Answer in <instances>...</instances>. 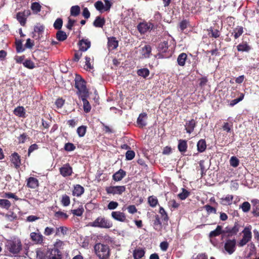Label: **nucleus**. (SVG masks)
<instances>
[{"mask_svg": "<svg viewBox=\"0 0 259 259\" xmlns=\"http://www.w3.org/2000/svg\"><path fill=\"white\" fill-rule=\"evenodd\" d=\"M75 88L77 89V94L78 97H89V93L85 85L84 80L80 76H76L75 79Z\"/></svg>", "mask_w": 259, "mask_h": 259, "instance_id": "f257e3e1", "label": "nucleus"}, {"mask_svg": "<svg viewBox=\"0 0 259 259\" xmlns=\"http://www.w3.org/2000/svg\"><path fill=\"white\" fill-rule=\"evenodd\" d=\"M89 226L103 229H109L112 227V223L104 217H99L93 222L88 224Z\"/></svg>", "mask_w": 259, "mask_h": 259, "instance_id": "f03ea898", "label": "nucleus"}, {"mask_svg": "<svg viewBox=\"0 0 259 259\" xmlns=\"http://www.w3.org/2000/svg\"><path fill=\"white\" fill-rule=\"evenodd\" d=\"M96 254L101 259H106L110 255V249L107 245L97 243L94 246Z\"/></svg>", "mask_w": 259, "mask_h": 259, "instance_id": "7ed1b4c3", "label": "nucleus"}, {"mask_svg": "<svg viewBox=\"0 0 259 259\" xmlns=\"http://www.w3.org/2000/svg\"><path fill=\"white\" fill-rule=\"evenodd\" d=\"M243 236L242 239L238 243L239 247H242L249 242L252 238L251 227H246L242 231Z\"/></svg>", "mask_w": 259, "mask_h": 259, "instance_id": "20e7f679", "label": "nucleus"}, {"mask_svg": "<svg viewBox=\"0 0 259 259\" xmlns=\"http://www.w3.org/2000/svg\"><path fill=\"white\" fill-rule=\"evenodd\" d=\"M113 3L109 0H104V3L102 1H98L96 2L95 4V7L101 13L104 12L109 11Z\"/></svg>", "mask_w": 259, "mask_h": 259, "instance_id": "39448f33", "label": "nucleus"}, {"mask_svg": "<svg viewBox=\"0 0 259 259\" xmlns=\"http://www.w3.org/2000/svg\"><path fill=\"white\" fill-rule=\"evenodd\" d=\"M105 190L108 194L120 195L126 190L125 186H110L107 187Z\"/></svg>", "mask_w": 259, "mask_h": 259, "instance_id": "423d86ee", "label": "nucleus"}, {"mask_svg": "<svg viewBox=\"0 0 259 259\" xmlns=\"http://www.w3.org/2000/svg\"><path fill=\"white\" fill-rule=\"evenodd\" d=\"M7 247L9 250L15 254L18 253L21 248V242L17 240L15 241H8Z\"/></svg>", "mask_w": 259, "mask_h": 259, "instance_id": "0eeeda50", "label": "nucleus"}, {"mask_svg": "<svg viewBox=\"0 0 259 259\" xmlns=\"http://www.w3.org/2000/svg\"><path fill=\"white\" fill-rule=\"evenodd\" d=\"M27 254L30 259H45V251L42 249H36L34 251H28Z\"/></svg>", "mask_w": 259, "mask_h": 259, "instance_id": "6e6552de", "label": "nucleus"}, {"mask_svg": "<svg viewBox=\"0 0 259 259\" xmlns=\"http://www.w3.org/2000/svg\"><path fill=\"white\" fill-rule=\"evenodd\" d=\"M236 241L235 240H228L225 243V250L229 254H232L235 250Z\"/></svg>", "mask_w": 259, "mask_h": 259, "instance_id": "1a4fd4ad", "label": "nucleus"}, {"mask_svg": "<svg viewBox=\"0 0 259 259\" xmlns=\"http://www.w3.org/2000/svg\"><path fill=\"white\" fill-rule=\"evenodd\" d=\"M153 25L150 23L146 22L139 23L137 26L138 31L141 34H144L152 29Z\"/></svg>", "mask_w": 259, "mask_h": 259, "instance_id": "9d476101", "label": "nucleus"}, {"mask_svg": "<svg viewBox=\"0 0 259 259\" xmlns=\"http://www.w3.org/2000/svg\"><path fill=\"white\" fill-rule=\"evenodd\" d=\"M60 174L64 177H68L72 175V168L68 163L63 165L60 168Z\"/></svg>", "mask_w": 259, "mask_h": 259, "instance_id": "9b49d317", "label": "nucleus"}, {"mask_svg": "<svg viewBox=\"0 0 259 259\" xmlns=\"http://www.w3.org/2000/svg\"><path fill=\"white\" fill-rule=\"evenodd\" d=\"M37 232H32L30 234L31 239L37 244H41L44 241V236L37 230Z\"/></svg>", "mask_w": 259, "mask_h": 259, "instance_id": "f8f14e48", "label": "nucleus"}, {"mask_svg": "<svg viewBox=\"0 0 259 259\" xmlns=\"http://www.w3.org/2000/svg\"><path fill=\"white\" fill-rule=\"evenodd\" d=\"M111 217L114 220L121 222H125L126 220L125 214L119 211H112Z\"/></svg>", "mask_w": 259, "mask_h": 259, "instance_id": "ddd939ff", "label": "nucleus"}, {"mask_svg": "<svg viewBox=\"0 0 259 259\" xmlns=\"http://www.w3.org/2000/svg\"><path fill=\"white\" fill-rule=\"evenodd\" d=\"M140 54L143 58H148L151 54V48L149 45H145L140 50Z\"/></svg>", "mask_w": 259, "mask_h": 259, "instance_id": "4468645a", "label": "nucleus"}, {"mask_svg": "<svg viewBox=\"0 0 259 259\" xmlns=\"http://www.w3.org/2000/svg\"><path fill=\"white\" fill-rule=\"evenodd\" d=\"M145 253V249L138 247L133 250V255L134 259H141Z\"/></svg>", "mask_w": 259, "mask_h": 259, "instance_id": "2eb2a0df", "label": "nucleus"}, {"mask_svg": "<svg viewBox=\"0 0 259 259\" xmlns=\"http://www.w3.org/2000/svg\"><path fill=\"white\" fill-rule=\"evenodd\" d=\"M147 118V115L146 113H142L139 115L137 121L139 127H143L146 125Z\"/></svg>", "mask_w": 259, "mask_h": 259, "instance_id": "dca6fc26", "label": "nucleus"}, {"mask_svg": "<svg viewBox=\"0 0 259 259\" xmlns=\"http://www.w3.org/2000/svg\"><path fill=\"white\" fill-rule=\"evenodd\" d=\"M39 185L38 181L33 177H30L27 180V186L31 189H35Z\"/></svg>", "mask_w": 259, "mask_h": 259, "instance_id": "f3484780", "label": "nucleus"}, {"mask_svg": "<svg viewBox=\"0 0 259 259\" xmlns=\"http://www.w3.org/2000/svg\"><path fill=\"white\" fill-rule=\"evenodd\" d=\"M79 49L81 51H86L91 47V42L88 39H82L79 42Z\"/></svg>", "mask_w": 259, "mask_h": 259, "instance_id": "a211bd4d", "label": "nucleus"}, {"mask_svg": "<svg viewBox=\"0 0 259 259\" xmlns=\"http://www.w3.org/2000/svg\"><path fill=\"white\" fill-rule=\"evenodd\" d=\"M126 175V172L122 169H120L116 172L112 176L113 179L116 181H121Z\"/></svg>", "mask_w": 259, "mask_h": 259, "instance_id": "6ab92c4d", "label": "nucleus"}, {"mask_svg": "<svg viewBox=\"0 0 259 259\" xmlns=\"http://www.w3.org/2000/svg\"><path fill=\"white\" fill-rule=\"evenodd\" d=\"M118 46V42L114 37L108 38V46L110 50L116 49Z\"/></svg>", "mask_w": 259, "mask_h": 259, "instance_id": "aec40b11", "label": "nucleus"}, {"mask_svg": "<svg viewBox=\"0 0 259 259\" xmlns=\"http://www.w3.org/2000/svg\"><path fill=\"white\" fill-rule=\"evenodd\" d=\"M196 122L194 119L187 121L185 124V129L188 133H191L195 127Z\"/></svg>", "mask_w": 259, "mask_h": 259, "instance_id": "412c9836", "label": "nucleus"}, {"mask_svg": "<svg viewBox=\"0 0 259 259\" xmlns=\"http://www.w3.org/2000/svg\"><path fill=\"white\" fill-rule=\"evenodd\" d=\"M84 188L80 185L74 186L72 194L77 197L80 196L84 193Z\"/></svg>", "mask_w": 259, "mask_h": 259, "instance_id": "4be33fe9", "label": "nucleus"}, {"mask_svg": "<svg viewBox=\"0 0 259 259\" xmlns=\"http://www.w3.org/2000/svg\"><path fill=\"white\" fill-rule=\"evenodd\" d=\"M233 199V196L232 195H227L221 198V203L224 205H228L232 204Z\"/></svg>", "mask_w": 259, "mask_h": 259, "instance_id": "5701e85b", "label": "nucleus"}, {"mask_svg": "<svg viewBox=\"0 0 259 259\" xmlns=\"http://www.w3.org/2000/svg\"><path fill=\"white\" fill-rule=\"evenodd\" d=\"M79 98H80L83 102V108L84 111L86 113L89 112L91 109V106L89 101L87 100L88 97L80 96Z\"/></svg>", "mask_w": 259, "mask_h": 259, "instance_id": "b1692460", "label": "nucleus"}, {"mask_svg": "<svg viewBox=\"0 0 259 259\" xmlns=\"http://www.w3.org/2000/svg\"><path fill=\"white\" fill-rule=\"evenodd\" d=\"M11 161L15 167L18 168L20 166V156L17 153H13L11 156Z\"/></svg>", "mask_w": 259, "mask_h": 259, "instance_id": "393cba45", "label": "nucleus"}, {"mask_svg": "<svg viewBox=\"0 0 259 259\" xmlns=\"http://www.w3.org/2000/svg\"><path fill=\"white\" fill-rule=\"evenodd\" d=\"M187 58V55L186 53H183L180 54L177 58V62L179 65L184 66Z\"/></svg>", "mask_w": 259, "mask_h": 259, "instance_id": "a878e982", "label": "nucleus"}, {"mask_svg": "<svg viewBox=\"0 0 259 259\" xmlns=\"http://www.w3.org/2000/svg\"><path fill=\"white\" fill-rule=\"evenodd\" d=\"M14 113L19 117H24L25 115V109L23 106H18L14 109Z\"/></svg>", "mask_w": 259, "mask_h": 259, "instance_id": "bb28decb", "label": "nucleus"}, {"mask_svg": "<svg viewBox=\"0 0 259 259\" xmlns=\"http://www.w3.org/2000/svg\"><path fill=\"white\" fill-rule=\"evenodd\" d=\"M178 149L181 152H185L187 149V141L183 140H179V144L178 146Z\"/></svg>", "mask_w": 259, "mask_h": 259, "instance_id": "cd10ccee", "label": "nucleus"}, {"mask_svg": "<svg viewBox=\"0 0 259 259\" xmlns=\"http://www.w3.org/2000/svg\"><path fill=\"white\" fill-rule=\"evenodd\" d=\"M223 233V231L222 229V227L221 226H218L214 230L212 231L209 233V236L210 238H212L214 237L218 236Z\"/></svg>", "mask_w": 259, "mask_h": 259, "instance_id": "c85d7f7f", "label": "nucleus"}, {"mask_svg": "<svg viewBox=\"0 0 259 259\" xmlns=\"http://www.w3.org/2000/svg\"><path fill=\"white\" fill-rule=\"evenodd\" d=\"M11 203L7 199H0V207L2 208L8 210L11 207Z\"/></svg>", "mask_w": 259, "mask_h": 259, "instance_id": "c756f323", "label": "nucleus"}, {"mask_svg": "<svg viewBox=\"0 0 259 259\" xmlns=\"http://www.w3.org/2000/svg\"><path fill=\"white\" fill-rule=\"evenodd\" d=\"M237 50L239 52H248L250 49V47L246 42H243L237 47Z\"/></svg>", "mask_w": 259, "mask_h": 259, "instance_id": "7c9ffc66", "label": "nucleus"}, {"mask_svg": "<svg viewBox=\"0 0 259 259\" xmlns=\"http://www.w3.org/2000/svg\"><path fill=\"white\" fill-rule=\"evenodd\" d=\"M137 73L139 76H142L144 78L147 77L150 74L149 69L146 68H141L138 70Z\"/></svg>", "mask_w": 259, "mask_h": 259, "instance_id": "2f4dec72", "label": "nucleus"}, {"mask_svg": "<svg viewBox=\"0 0 259 259\" xmlns=\"http://www.w3.org/2000/svg\"><path fill=\"white\" fill-rule=\"evenodd\" d=\"M105 22V19L100 17L96 18L94 22V25L96 27H102Z\"/></svg>", "mask_w": 259, "mask_h": 259, "instance_id": "473e14b6", "label": "nucleus"}, {"mask_svg": "<svg viewBox=\"0 0 259 259\" xmlns=\"http://www.w3.org/2000/svg\"><path fill=\"white\" fill-rule=\"evenodd\" d=\"M197 149L200 152L204 151L206 149V145L205 141L204 140H200L197 143Z\"/></svg>", "mask_w": 259, "mask_h": 259, "instance_id": "72a5a7b5", "label": "nucleus"}, {"mask_svg": "<svg viewBox=\"0 0 259 259\" xmlns=\"http://www.w3.org/2000/svg\"><path fill=\"white\" fill-rule=\"evenodd\" d=\"M243 32V28L242 26H237L233 31V34L235 38H238Z\"/></svg>", "mask_w": 259, "mask_h": 259, "instance_id": "f704fd0d", "label": "nucleus"}, {"mask_svg": "<svg viewBox=\"0 0 259 259\" xmlns=\"http://www.w3.org/2000/svg\"><path fill=\"white\" fill-rule=\"evenodd\" d=\"M64 245V243L63 241L60 240H57L55 242L54 246L55 249L54 250H53L54 252L59 253L58 250L59 249H61L63 247V246Z\"/></svg>", "mask_w": 259, "mask_h": 259, "instance_id": "c9c22d12", "label": "nucleus"}, {"mask_svg": "<svg viewBox=\"0 0 259 259\" xmlns=\"http://www.w3.org/2000/svg\"><path fill=\"white\" fill-rule=\"evenodd\" d=\"M168 49V43L167 41H163L159 44L158 47V50L160 52L165 53Z\"/></svg>", "mask_w": 259, "mask_h": 259, "instance_id": "e433bc0d", "label": "nucleus"}, {"mask_svg": "<svg viewBox=\"0 0 259 259\" xmlns=\"http://www.w3.org/2000/svg\"><path fill=\"white\" fill-rule=\"evenodd\" d=\"M85 64L84 66L85 69L87 70H90L93 68V60L90 57H85Z\"/></svg>", "mask_w": 259, "mask_h": 259, "instance_id": "4c0bfd02", "label": "nucleus"}, {"mask_svg": "<svg viewBox=\"0 0 259 259\" xmlns=\"http://www.w3.org/2000/svg\"><path fill=\"white\" fill-rule=\"evenodd\" d=\"M44 26L40 24H37L35 26L34 31L35 33H37L38 34V37H39V35L44 32Z\"/></svg>", "mask_w": 259, "mask_h": 259, "instance_id": "58836bf2", "label": "nucleus"}, {"mask_svg": "<svg viewBox=\"0 0 259 259\" xmlns=\"http://www.w3.org/2000/svg\"><path fill=\"white\" fill-rule=\"evenodd\" d=\"M80 12V7L78 6H72L70 9V14L72 16H77Z\"/></svg>", "mask_w": 259, "mask_h": 259, "instance_id": "ea45409f", "label": "nucleus"}, {"mask_svg": "<svg viewBox=\"0 0 259 259\" xmlns=\"http://www.w3.org/2000/svg\"><path fill=\"white\" fill-rule=\"evenodd\" d=\"M31 9L34 13L37 14L40 12L41 6L39 3L34 2L31 4Z\"/></svg>", "mask_w": 259, "mask_h": 259, "instance_id": "a19ab883", "label": "nucleus"}, {"mask_svg": "<svg viewBox=\"0 0 259 259\" xmlns=\"http://www.w3.org/2000/svg\"><path fill=\"white\" fill-rule=\"evenodd\" d=\"M56 37L59 41H64L67 38V35L65 32L59 31L56 34Z\"/></svg>", "mask_w": 259, "mask_h": 259, "instance_id": "79ce46f5", "label": "nucleus"}, {"mask_svg": "<svg viewBox=\"0 0 259 259\" xmlns=\"http://www.w3.org/2000/svg\"><path fill=\"white\" fill-rule=\"evenodd\" d=\"M21 12H19L17 14V19L22 26H24L26 23V18L23 15Z\"/></svg>", "mask_w": 259, "mask_h": 259, "instance_id": "37998d69", "label": "nucleus"}, {"mask_svg": "<svg viewBox=\"0 0 259 259\" xmlns=\"http://www.w3.org/2000/svg\"><path fill=\"white\" fill-rule=\"evenodd\" d=\"M148 201L149 205L152 207H155L158 203L157 198L153 196L149 197Z\"/></svg>", "mask_w": 259, "mask_h": 259, "instance_id": "c03bdc74", "label": "nucleus"}, {"mask_svg": "<svg viewBox=\"0 0 259 259\" xmlns=\"http://www.w3.org/2000/svg\"><path fill=\"white\" fill-rule=\"evenodd\" d=\"M67 228L65 227H60L56 228L55 235L56 236H60L61 235H65L66 234Z\"/></svg>", "mask_w": 259, "mask_h": 259, "instance_id": "a18cd8bd", "label": "nucleus"}, {"mask_svg": "<svg viewBox=\"0 0 259 259\" xmlns=\"http://www.w3.org/2000/svg\"><path fill=\"white\" fill-rule=\"evenodd\" d=\"M250 204L248 202H244L240 206V208L242 209L244 212H247L250 209Z\"/></svg>", "mask_w": 259, "mask_h": 259, "instance_id": "49530a36", "label": "nucleus"}, {"mask_svg": "<svg viewBox=\"0 0 259 259\" xmlns=\"http://www.w3.org/2000/svg\"><path fill=\"white\" fill-rule=\"evenodd\" d=\"M87 131V127L85 126H80L77 129V133L79 137H82L85 135Z\"/></svg>", "mask_w": 259, "mask_h": 259, "instance_id": "de8ad7c7", "label": "nucleus"}, {"mask_svg": "<svg viewBox=\"0 0 259 259\" xmlns=\"http://www.w3.org/2000/svg\"><path fill=\"white\" fill-rule=\"evenodd\" d=\"M23 65L24 67L30 69L35 68L34 63L30 60H26L23 62Z\"/></svg>", "mask_w": 259, "mask_h": 259, "instance_id": "09e8293b", "label": "nucleus"}, {"mask_svg": "<svg viewBox=\"0 0 259 259\" xmlns=\"http://www.w3.org/2000/svg\"><path fill=\"white\" fill-rule=\"evenodd\" d=\"M61 203L64 206H68L70 203L69 197L66 194L63 195L62 197Z\"/></svg>", "mask_w": 259, "mask_h": 259, "instance_id": "8fccbe9b", "label": "nucleus"}, {"mask_svg": "<svg viewBox=\"0 0 259 259\" xmlns=\"http://www.w3.org/2000/svg\"><path fill=\"white\" fill-rule=\"evenodd\" d=\"M239 163V161L237 158L235 156H232L231 157L230 160V163L232 166L236 167L238 166Z\"/></svg>", "mask_w": 259, "mask_h": 259, "instance_id": "3c124183", "label": "nucleus"}, {"mask_svg": "<svg viewBox=\"0 0 259 259\" xmlns=\"http://www.w3.org/2000/svg\"><path fill=\"white\" fill-rule=\"evenodd\" d=\"M55 216L58 219H66L68 217V215L66 213L60 211L56 212L55 214Z\"/></svg>", "mask_w": 259, "mask_h": 259, "instance_id": "603ef678", "label": "nucleus"}, {"mask_svg": "<svg viewBox=\"0 0 259 259\" xmlns=\"http://www.w3.org/2000/svg\"><path fill=\"white\" fill-rule=\"evenodd\" d=\"M135 156L134 151L132 150H128L125 154L126 159L128 160H132Z\"/></svg>", "mask_w": 259, "mask_h": 259, "instance_id": "864d4df0", "label": "nucleus"}, {"mask_svg": "<svg viewBox=\"0 0 259 259\" xmlns=\"http://www.w3.org/2000/svg\"><path fill=\"white\" fill-rule=\"evenodd\" d=\"M63 21L60 18H58L54 23V27L55 28L59 29L62 26Z\"/></svg>", "mask_w": 259, "mask_h": 259, "instance_id": "5fc2aeb1", "label": "nucleus"}, {"mask_svg": "<svg viewBox=\"0 0 259 259\" xmlns=\"http://www.w3.org/2000/svg\"><path fill=\"white\" fill-rule=\"evenodd\" d=\"M75 149V146L71 143H67L65 145L64 149L67 151H72Z\"/></svg>", "mask_w": 259, "mask_h": 259, "instance_id": "6e6d98bb", "label": "nucleus"}, {"mask_svg": "<svg viewBox=\"0 0 259 259\" xmlns=\"http://www.w3.org/2000/svg\"><path fill=\"white\" fill-rule=\"evenodd\" d=\"M118 206V203L116 201H110L107 206V207L110 210L116 209Z\"/></svg>", "mask_w": 259, "mask_h": 259, "instance_id": "4d7b16f0", "label": "nucleus"}, {"mask_svg": "<svg viewBox=\"0 0 259 259\" xmlns=\"http://www.w3.org/2000/svg\"><path fill=\"white\" fill-rule=\"evenodd\" d=\"M4 197H6L7 198H13L16 200H18L19 199L18 197L14 193L8 192L5 193L3 196Z\"/></svg>", "mask_w": 259, "mask_h": 259, "instance_id": "13d9d810", "label": "nucleus"}, {"mask_svg": "<svg viewBox=\"0 0 259 259\" xmlns=\"http://www.w3.org/2000/svg\"><path fill=\"white\" fill-rule=\"evenodd\" d=\"M54 231L55 230L53 228L47 227L45 229L44 233L46 236H50L52 235Z\"/></svg>", "mask_w": 259, "mask_h": 259, "instance_id": "bf43d9fd", "label": "nucleus"}, {"mask_svg": "<svg viewBox=\"0 0 259 259\" xmlns=\"http://www.w3.org/2000/svg\"><path fill=\"white\" fill-rule=\"evenodd\" d=\"M72 213L77 216H81L83 212V209L82 208H79L78 209L71 210Z\"/></svg>", "mask_w": 259, "mask_h": 259, "instance_id": "052dcab7", "label": "nucleus"}, {"mask_svg": "<svg viewBox=\"0 0 259 259\" xmlns=\"http://www.w3.org/2000/svg\"><path fill=\"white\" fill-rule=\"evenodd\" d=\"M48 259H61V258L59 253L55 252L52 250Z\"/></svg>", "mask_w": 259, "mask_h": 259, "instance_id": "680f3d73", "label": "nucleus"}, {"mask_svg": "<svg viewBox=\"0 0 259 259\" xmlns=\"http://www.w3.org/2000/svg\"><path fill=\"white\" fill-rule=\"evenodd\" d=\"M189 193L186 190L183 189V192L179 194L180 198L182 200L185 199L188 196Z\"/></svg>", "mask_w": 259, "mask_h": 259, "instance_id": "e2e57ef3", "label": "nucleus"}, {"mask_svg": "<svg viewBox=\"0 0 259 259\" xmlns=\"http://www.w3.org/2000/svg\"><path fill=\"white\" fill-rule=\"evenodd\" d=\"M159 213L161 214V217L164 221H167L168 220L167 213L163 207H160Z\"/></svg>", "mask_w": 259, "mask_h": 259, "instance_id": "0e129e2a", "label": "nucleus"}, {"mask_svg": "<svg viewBox=\"0 0 259 259\" xmlns=\"http://www.w3.org/2000/svg\"><path fill=\"white\" fill-rule=\"evenodd\" d=\"M252 203L254 206H256L255 210H253L254 212L256 214H259V201L256 199L253 200Z\"/></svg>", "mask_w": 259, "mask_h": 259, "instance_id": "69168bd1", "label": "nucleus"}, {"mask_svg": "<svg viewBox=\"0 0 259 259\" xmlns=\"http://www.w3.org/2000/svg\"><path fill=\"white\" fill-rule=\"evenodd\" d=\"M204 207H205L206 211L208 213H216L217 210H216L215 208L211 206L210 205H206Z\"/></svg>", "mask_w": 259, "mask_h": 259, "instance_id": "338daca9", "label": "nucleus"}, {"mask_svg": "<svg viewBox=\"0 0 259 259\" xmlns=\"http://www.w3.org/2000/svg\"><path fill=\"white\" fill-rule=\"evenodd\" d=\"M188 22L186 20H183L180 23L179 26L181 29V30L183 31L185 29H186L188 26Z\"/></svg>", "mask_w": 259, "mask_h": 259, "instance_id": "774afa93", "label": "nucleus"}]
</instances>
